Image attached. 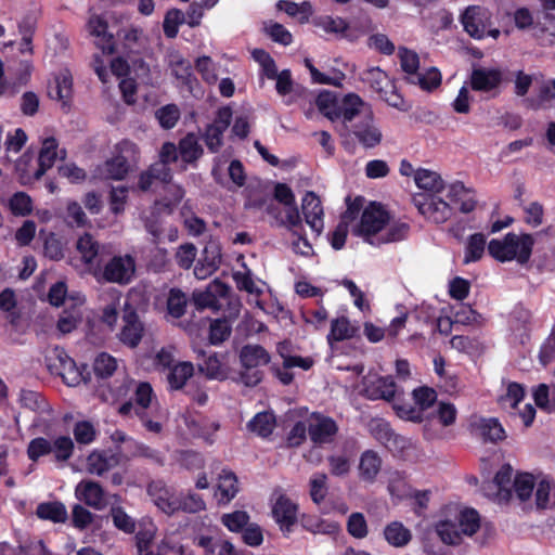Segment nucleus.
<instances>
[{
  "label": "nucleus",
  "instance_id": "1",
  "mask_svg": "<svg viewBox=\"0 0 555 555\" xmlns=\"http://www.w3.org/2000/svg\"><path fill=\"white\" fill-rule=\"evenodd\" d=\"M238 359L242 367L238 382L247 387H254L263 378L260 366L267 365L271 357L262 346L248 344L241 348Z\"/></svg>",
  "mask_w": 555,
  "mask_h": 555
},
{
  "label": "nucleus",
  "instance_id": "2",
  "mask_svg": "<svg viewBox=\"0 0 555 555\" xmlns=\"http://www.w3.org/2000/svg\"><path fill=\"white\" fill-rule=\"evenodd\" d=\"M140 158L138 145L130 140H122L115 145V154L107 159L101 168V175L105 179L122 180L128 175L132 165H137Z\"/></svg>",
  "mask_w": 555,
  "mask_h": 555
},
{
  "label": "nucleus",
  "instance_id": "3",
  "mask_svg": "<svg viewBox=\"0 0 555 555\" xmlns=\"http://www.w3.org/2000/svg\"><path fill=\"white\" fill-rule=\"evenodd\" d=\"M390 217L380 204L371 203L361 215V220L354 233L362 236L370 244H375L373 237L384 229Z\"/></svg>",
  "mask_w": 555,
  "mask_h": 555
},
{
  "label": "nucleus",
  "instance_id": "4",
  "mask_svg": "<svg viewBox=\"0 0 555 555\" xmlns=\"http://www.w3.org/2000/svg\"><path fill=\"white\" fill-rule=\"evenodd\" d=\"M135 260L132 256H114L103 267L99 280L118 285H128L135 275Z\"/></svg>",
  "mask_w": 555,
  "mask_h": 555
},
{
  "label": "nucleus",
  "instance_id": "5",
  "mask_svg": "<svg viewBox=\"0 0 555 555\" xmlns=\"http://www.w3.org/2000/svg\"><path fill=\"white\" fill-rule=\"evenodd\" d=\"M249 206L259 209L263 208L275 225L295 229L301 224V218L297 207H291L288 209L284 207L283 212L281 204L270 197L253 199L249 202Z\"/></svg>",
  "mask_w": 555,
  "mask_h": 555
},
{
  "label": "nucleus",
  "instance_id": "6",
  "mask_svg": "<svg viewBox=\"0 0 555 555\" xmlns=\"http://www.w3.org/2000/svg\"><path fill=\"white\" fill-rule=\"evenodd\" d=\"M48 369L69 385L75 386L82 379L81 373L78 371L75 361L64 351V349L55 347L50 356L47 357Z\"/></svg>",
  "mask_w": 555,
  "mask_h": 555
},
{
  "label": "nucleus",
  "instance_id": "7",
  "mask_svg": "<svg viewBox=\"0 0 555 555\" xmlns=\"http://www.w3.org/2000/svg\"><path fill=\"white\" fill-rule=\"evenodd\" d=\"M461 23L472 38L480 40L492 25L491 13L483 7L470 5L462 13Z\"/></svg>",
  "mask_w": 555,
  "mask_h": 555
},
{
  "label": "nucleus",
  "instance_id": "8",
  "mask_svg": "<svg viewBox=\"0 0 555 555\" xmlns=\"http://www.w3.org/2000/svg\"><path fill=\"white\" fill-rule=\"evenodd\" d=\"M232 120V109L230 106H223L217 111L216 118L207 125L203 139L207 149L211 153H217L223 145V133L229 128Z\"/></svg>",
  "mask_w": 555,
  "mask_h": 555
},
{
  "label": "nucleus",
  "instance_id": "9",
  "mask_svg": "<svg viewBox=\"0 0 555 555\" xmlns=\"http://www.w3.org/2000/svg\"><path fill=\"white\" fill-rule=\"evenodd\" d=\"M122 326L118 334L119 340L130 347L135 348L143 338L144 325L140 321L137 310L126 301L122 307Z\"/></svg>",
  "mask_w": 555,
  "mask_h": 555
},
{
  "label": "nucleus",
  "instance_id": "10",
  "mask_svg": "<svg viewBox=\"0 0 555 555\" xmlns=\"http://www.w3.org/2000/svg\"><path fill=\"white\" fill-rule=\"evenodd\" d=\"M363 106V101L357 94H348L339 103L335 113H327V118L332 121L341 120L340 128H337L340 137L347 139L350 135L352 120L356 116L360 115V107Z\"/></svg>",
  "mask_w": 555,
  "mask_h": 555
},
{
  "label": "nucleus",
  "instance_id": "11",
  "mask_svg": "<svg viewBox=\"0 0 555 555\" xmlns=\"http://www.w3.org/2000/svg\"><path fill=\"white\" fill-rule=\"evenodd\" d=\"M297 515L298 505L285 494H279L272 506V517L285 537L293 531V527L298 520Z\"/></svg>",
  "mask_w": 555,
  "mask_h": 555
},
{
  "label": "nucleus",
  "instance_id": "12",
  "mask_svg": "<svg viewBox=\"0 0 555 555\" xmlns=\"http://www.w3.org/2000/svg\"><path fill=\"white\" fill-rule=\"evenodd\" d=\"M222 254L219 241L209 238L194 267V275L199 280L207 279L219 269Z\"/></svg>",
  "mask_w": 555,
  "mask_h": 555
},
{
  "label": "nucleus",
  "instance_id": "13",
  "mask_svg": "<svg viewBox=\"0 0 555 555\" xmlns=\"http://www.w3.org/2000/svg\"><path fill=\"white\" fill-rule=\"evenodd\" d=\"M311 420L308 426L311 441L317 446L332 443L338 431L336 422L320 413H312Z\"/></svg>",
  "mask_w": 555,
  "mask_h": 555
},
{
  "label": "nucleus",
  "instance_id": "14",
  "mask_svg": "<svg viewBox=\"0 0 555 555\" xmlns=\"http://www.w3.org/2000/svg\"><path fill=\"white\" fill-rule=\"evenodd\" d=\"M513 468L509 464L503 465L495 474L492 481L483 485V491L488 496H494L499 502H507L512 496L511 482Z\"/></svg>",
  "mask_w": 555,
  "mask_h": 555
},
{
  "label": "nucleus",
  "instance_id": "15",
  "mask_svg": "<svg viewBox=\"0 0 555 555\" xmlns=\"http://www.w3.org/2000/svg\"><path fill=\"white\" fill-rule=\"evenodd\" d=\"M350 133H352L365 149L377 146L383 138L380 130L374 124L371 112L364 114L361 121L351 124Z\"/></svg>",
  "mask_w": 555,
  "mask_h": 555
},
{
  "label": "nucleus",
  "instance_id": "16",
  "mask_svg": "<svg viewBox=\"0 0 555 555\" xmlns=\"http://www.w3.org/2000/svg\"><path fill=\"white\" fill-rule=\"evenodd\" d=\"M147 493L155 505L165 514L172 515L179 511V498L175 496L163 481L156 480L150 482Z\"/></svg>",
  "mask_w": 555,
  "mask_h": 555
},
{
  "label": "nucleus",
  "instance_id": "17",
  "mask_svg": "<svg viewBox=\"0 0 555 555\" xmlns=\"http://www.w3.org/2000/svg\"><path fill=\"white\" fill-rule=\"evenodd\" d=\"M76 498L86 505L102 511L106 506L103 487L93 480H81L75 489Z\"/></svg>",
  "mask_w": 555,
  "mask_h": 555
},
{
  "label": "nucleus",
  "instance_id": "18",
  "mask_svg": "<svg viewBox=\"0 0 555 555\" xmlns=\"http://www.w3.org/2000/svg\"><path fill=\"white\" fill-rule=\"evenodd\" d=\"M301 211L306 223L320 235L323 230V207L319 196L312 191L306 193L302 198Z\"/></svg>",
  "mask_w": 555,
  "mask_h": 555
},
{
  "label": "nucleus",
  "instance_id": "19",
  "mask_svg": "<svg viewBox=\"0 0 555 555\" xmlns=\"http://www.w3.org/2000/svg\"><path fill=\"white\" fill-rule=\"evenodd\" d=\"M422 198L423 201H420L417 197L414 198V203L422 215L431 219L436 223L444 222L450 218L452 209L449 203L433 196H422Z\"/></svg>",
  "mask_w": 555,
  "mask_h": 555
},
{
  "label": "nucleus",
  "instance_id": "20",
  "mask_svg": "<svg viewBox=\"0 0 555 555\" xmlns=\"http://www.w3.org/2000/svg\"><path fill=\"white\" fill-rule=\"evenodd\" d=\"M57 140L54 137L46 138L42 141V147L39 152L38 156V169L34 173V178L36 180H40L47 170L53 167L55 159L60 157V159H65L66 151L62 150L60 153L57 152Z\"/></svg>",
  "mask_w": 555,
  "mask_h": 555
},
{
  "label": "nucleus",
  "instance_id": "21",
  "mask_svg": "<svg viewBox=\"0 0 555 555\" xmlns=\"http://www.w3.org/2000/svg\"><path fill=\"white\" fill-rule=\"evenodd\" d=\"M172 181V171L170 167H165L164 164H152L146 170L142 171L139 176L138 188L142 192H147L153 189L156 182L169 184Z\"/></svg>",
  "mask_w": 555,
  "mask_h": 555
},
{
  "label": "nucleus",
  "instance_id": "22",
  "mask_svg": "<svg viewBox=\"0 0 555 555\" xmlns=\"http://www.w3.org/2000/svg\"><path fill=\"white\" fill-rule=\"evenodd\" d=\"M502 82V72L496 68H474L470 74V86L475 91L489 92Z\"/></svg>",
  "mask_w": 555,
  "mask_h": 555
},
{
  "label": "nucleus",
  "instance_id": "23",
  "mask_svg": "<svg viewBox=\"0 0 555 555\" xmlns=\"http://www.w3.org/2000/svg\"><path fill=\"white\" fill-rule=\"evenodd\" d=\"M120 456L107 451H93L87 457L88 473L96 476H103L112 468L118 466Z\"/></svg>",
  "mask_w": 555,
  "mask_h": 555
},
{
  "label": "nucleus",
  "instance_id": "24",
  "mask_svg": "<svg viewBox=\"0 0 555 555\" xmlns=\"http://www.w3.org/2000/svg\"><path fill=\"white\" fill-rule=\"evenodd\" d=\"M179 156L184 164L182 169L186 168V165H195L197 160L203 156L204 149L199 144L198 138L195 133H188L178 143Z\"/></svg>",
  "mask_w": 555,
  "mask_h": 555
},
{
  "label": "nucleus",
  "instance_id": "25",
  "mask_svg": "<svg viewBox=\"0 0 555 555\" xmlns=\"http://www.w3.org/2000/svg\"><path fill=\"white\" fill-rule=\"evenodd\" d=\"M73 80L69 75H62L55 78L53 85L48 88V95L52 100L61 102L62 108L68 112L73 95Z\"/></svg>",
  "mask_w": 555,
  "mask_h": 555
},
{
  "label": "nucleus",
  "instance_id": "26",
  "mask_svg": "<svg viewBox=\"0 0 555 555\" xmlns=\"http://www.w3.org/2000/svg\"><path fill=\"white\" fill-rule=\"evenodd\" d=\"M382 459L374 450H366L360 456L359 475L364 481L372 482L382 468Z\"/></svg>",
  "mask_w": 555,
  "mask_h": 555
},
{
  "label": "nucleus",
  "instance_id": "27",
  "mask_svg": "<svg viewBox=\"0 0 555 555\" xmlns=\"http://www.w3.org/2000/svg\"><path fill=\"white\" fill-rule=\"evenodd\" d=\"M198 357L204 358V361L197 364L198 371L205 374L207 378L224 380L228 377V371L222 365L221 361L219 360L216 353L206 357L205 351L199 350Z\"/></svg>",
  "mask_w": 555,
  "mask_h": 555
},
{
  "label": "nucleus",
  "instance_id": "28",
  "mask_svg": "<svg viewBox=\"0 0 555 555\" xmlns=\"http://www.w3.org/2000/svg\"><path fill=\"white\" fill-rule=\"evenodd\" d=\"M89 28L91 35L101 39V42L98 43L100 49L107 54H113L115 52V46L113 36L107 34V23L100 16H92L89 21Z\"/></svg>",
  "mask_w": 555,
  "mask_h": 555
},
{
  "label": "nucleus",
  "instance_id": "29",
  "mask_svg": "<svg viewBox=\"0 0 555 555\" xmlns=\"http://www.w3.org/2000/svg\"><path fill=\"white\" fill-rule=\"evenodd\" d=\"M75 247L85 264H93L100 251V244L90 233L79 236Z\"/></svg>",
  "mask_w": 555,
  "mask_h": 555
},
{
  "label": "nucleus",
  "instance_id": "30",
  "mask_svg": "<svg viewBox=\"0 0 555 555\" xmlns=\"http://www.w3.org/2000/svg\"><path fill=\"white\" fill-rule=\"evenodd\" d=\"M513 238L514 242L512 243L511 249L516 254L514 259H516L519 264H526L531 257L534 238L529 233H513Z\"/></svg>",
  "mask_w": 555,
  "mask_h": 555
},
{
  "label": "nucleus",
  "instance_id": "31",
  "mask_svg": "<svg viewBox=\"0 0 555 555\" xmlns=\"http://www.w3.org/2000/svg\"><path fill=\"white\" fill-rule=\"evenodd\" d=\"M513 232L507 233L503 240H491L488 244L489 254L498 261H511L515 257V251L511 249Z\"/></svg>",
  "mask_w": 555,
  "mask_h": 555
},
{
  "label": "nucleus",
  "instance_id": "32",
  "mask_svg": "<svg viewBox=\"0 0 555 555\" xmlns=\"http://www.w3.org/2000/svg\"><path fill=\"white\" fill-rule=\"evenodd\" d=\"M414 181L420 189L433 193H439L444 188L440 175L428 169H417L414 175Z\"/></svg>",
  "mask_w": 555,
  "mask_h": 555
},
{
  "label": "nucleus",
  "instance_id": "33",
  "mask_svg": "<svg viewBox=\"0 0 555 555\" xmlns=\"http://www.w3.org/2000/svg\"><path fill=\"white\" fill-rule=\"evenodd\" d=\"M406 81L420 86L425 91H431L440 86L441 74L436 67H430L425 73L406 76Z\"/></svg>",
  "mask_w": 555,
  "mask_h": 555
},
{
  "label": "nucleus",
  "instance_id": "34",
  "mask_svg": "<svg viewBox=\"0 0 555 555\" xmlns=\"http://www.w3.org/2000/svg\"><path fill=\"white\" fill-rule=\"evenodd\" d=\"M301 526L313 534H334L339 530L337 522H330L317 516H302Z\"/></svg>",
  "mask_w": 555,
  "mask_h": 555
},
{
  "label": "nucleus",
  "instance_id": "35",
  "mask_svg": "<svg viewBox=\"0 0 555 555\" xmlns=\"http://www.w3.org/2000/svg\"><path fill=\"white\" fill-rule=\"evenodd\" d=\"M36 514L41 519L53 522H64L67 519V511L61 502H48L38 505Z\"/></svg>",
  "mask_w": 555,
  "mask_h": 555
},
{
  "label": "nucleus",
  "instance_id": "36",
  "mask_svg": "<svg viewBox=\"0 0 555 555\" xmlns=\"http://www.w3.org/2000/svg\"><path fill=\"white\" fill-rule=\"evenodd\" d=\"M250 431L256 433L260 437H268L275 427V416L271 412H260L247 424Z\"/></svg>",
  "mask_w": 555,
  "mask_h": 555
},
{
  "label": "nucleus",
  "instance_id": "37",
  "mask_svg": "<svg viewBox=\"0 0 555 555\" xmlns=\"http://www.w3.org/2000/svg\"><path fill=\"white\" fill-rule=\"evenodd\" d=\"M193 373L194 366L191 362H180L170 370L167 379L172 389H181Z\"/></svg>",
  "mask_w": 555,
  "mask_h": 555
},
{
  "label": "nucleus",
  "instance_id": "38",
  "mask_svg": "<svg viewBox=\"0 0 555 555\" xmlns=\"http://www.w3.org/2000/svg\"><path fill=\"white\" fill-rule=\"evenodd\" d=\"M357 330L350 325V322L347 318H337L332 321L331 332L327 336V340L330 344H332L333 341L349 339L354 336Z\"/></svg>",
  "mask_w": 555,
  "mask_h": 555
},
{
  "label": "nucleus",
  "instance_id": "39",
  "mask_svg": "<svg viewBox=\"0 0 555 555\" xmlns=\"http://www.w3.org/2000/svg\"><path fill=\"white\" fill-rule=\"evenodd\" d=\"M384 535L387 542L393 546L400 547L409 543L411 532L404 528L401 522L393 521L386 526Z\"/></svg>",
  "mask_w": 555,
  "mask_h": 555
},
{
  "label": "nucleus",
  "instance_id": "40",
  "mask_svg": "<svg viewBox=\"0 0 555 555\" xmlns=\"http://www.w3.org/2000/svg\"><path fill=\"white\" fill-rule=\"evenodd\" d=\"M483 441L498 442L505 438V431L496 418H483L478 425Z\"/></svg>",
  "mask_w": 555,
  "mask_h": 555
},
{
  "label": "nucleus",
  "instance_id": "41",
  "mask_svg": "<svg viewBox=\"0 0 555 555\" xmlns=\"http://www.w3.org/2000/svg\"><path fill=\"white\" fill-rule=\"evenodd\" d=\"M362 80L379 94H383L386 89L391 88V81L387 74L378 67L366 69L362 75Z\"/></svg>",
  "mask_w": 555,
  "mask_h": 555
},
{
  "label": "nucleus",
  "instance_id": "42",
  "mask_svg": "<svg viewBox=\"0 0 555 555\" xmlns=\"http://www.w3.org/2000/svg\"><path fill=\"white\" fill-rule=\"evenodd\" d=\"M198 544L209 555H238L232 543L225 540H214L210 537H202Z\"/></svg>",
  "mask_w": 555,
  "mask_h": 555
},
{
  "label": "nucleus",
  "instance_id": "43",
  "mask_svg": "<svg viewBox=\"0 0 555 555\" xmlns=\"http://www.w3.org/2000/svg\"><path fill=\"white\" fill-rule=\"evenodd\" d=\"M135 410L134 413L140 420H144L146 409L151 404L153 389L149 383H140L135 389Z\"/></svg>",
  "mask_w": 555,
  "mask_h": 555
},
{
  "label": "nucleus",
  "instance_id": "44",
  "mask_svg": "<svg viewBox=\"0 0 555 555\" xmlns=\"http://www.w3.org/2000/svg\"><path fill=\"white\" fill-rule=\"evenodd\" d=\"M485 247L486 237L482 233L470 235L466 245L464 263L479 260L485 253Z\"/></svg>",
  "mask_w": 555,
  "mask_h": 555
},
{
  "label": "nucleus",
  "instance_id": "45",
  "mask_svg": "<svg viewBox=\"0 0 555 555\" xmlns=\"http://www.w3.org/2000/svg\"><path fill=\"white\" fill-rule=\"evenodd\" d=\"M185 23V14L179 9H170L165 14L163 29L167 38L173 39L178 35L179 25Z\"/></svg>",
  "mask_w": 555,
  "mask_h": 555
},
{
  "label": "nucleus",
  "instance_id": "46",
  "mask_svg": "<svg viewBox=\"0 0 555 555\" xmlns=\"http://www.w3.org/2000/svg\"><path fill=\"white\" fill-rule=\"evenodd\" d=\"M188 299L185 294L179 288H172L167 299V309L171 317L179 319L185 313Z\"/></svg>",
  "mask_w": 555,
  "mask_h": 555
},
{
  "label": "nucleus",
  "instance_id": "47",
  "mask_svg": "<svg viewBox=\"0 0 555 555\" xmlns=\"http://www.w3.org/2000/svg\"><path fill=\"white\" fill-rule=\"evenodd\" d=\"M457 525L461 534L473 535L480 527L479 515L473 508H466L459 515Z\"/></svg>",
  "mask_w": 555,
  "mask_h": 555
},
{
  "label": "nucleus",
  "instance_id": "48",
  "mask_svg": "<svg viewBox=\"0 0 555 555\" xmlns=\"http://www.w3.org/2000/svg\"><path fill=\"white\" fill-rule=\"evenodd\" d=\"M237 477L230 470H222L219 477L218 489L225 502L231 501L238 491Z\"/></svg>",
  "mask_w": 555,
  "mask_h": 555
},
{
  "label": "nucleus",
  "instance_id": "49",
  "mask_svg": "<svg viewBox=\"0 0 555 555\" xmlns=\"http://www.w3.org/2000/svg\"><path fill=\"white\" fill-rule=\"evenodd\" d=\"M116 369V359L105 352L100 353L93 362V371L101 378L112 376Z\"/></svg>",
  "mask_w": 555,
  "mask_h": 555
},
{
  "label": "nucleus",
  "instance_id": "50",
  "mask_svg": "<svg viewBox=\"0 0 555 555\" xmlns=\"http://www.w3.org/2000/svg\"><path fill=\"white\" fill-rule=\"evenodd\" d=\"M437 534L447 544H457L461 541V530L456 522L450 520L440 521L436 526Z\"/></svg>",
  "mask_w": 555,
  "mask_h": 555
},
{
  "label": "nucleus",
  "instance_id": "51",
  "mask_svg": "<svg viewBox=\"0 0 555 555\" xmlns=\"http://www.w3.org/2000/svg\"><path fill=\"white\" fill-rule=\"evenodd\" d=\"M396 396V383L392 377H380L376 382V387L373 393L370 396L371 399H383L388 402L392 401Z\"/></svg>",
  "mask_w": 555,
  "mask_h": 555
},
{
  "label": "nucleus",
  "instance_id": "52",
  "mask_svg": "<svg viewBox=\"0 0 555 555\" xmlns=\"http://www.w3.org/2000/svg\"><path fill=\"white\" fill-rule=\"evenodd\" d=\"M196 255V246L193 243H184L177 248L175 259L181 269L189 270L193 266Z\"/></svg>",
  "mask_w": 555,
  "mask_h": 555
},
{
  "label": "nucleus",
  "instance_id": "53",
  "mask_svg": "<svg viewBox=\"0 0 555 555\" xmlns=\"http://www.w3.org/2000/svg\"><path fill=\"white\" fill-rule=\"evenodd\" d=\"M109 514L113 519L114 526L126 532L132 533L135 530V521L125 512L120 506H112Z\"/></svg>",
  "mask_w": 555,
  "mask_h": 555
},
{
  "label": "nucleus",
  "instance_id": "54",
  "mask_svg": "<svg viewBox=\"0 0 555 555\" xmlns=\"http://www.w3.org/2000/svg\"><path fill=\"white\" fill-rule=\"evenodd\" d=\"M398 56L400 59L401 68L408 76H413L418 73L420 57L416 52L400 47Z\"/></svg>",
  "mask_w": 555,
  "mask_h": 555
},
{
  "label": "nucleus",
  "instance_id": "55",
  "mask_svg": "<svg viewBox=\"0 0 555 555\" xmlns=\"http://www.w3.org/2000/svg\"><path fill=\"white\" fill-rule=\"evenodd\" d=\"M43 250L44 256L53 261H60L65 256L64 244L54 233H50L46 237Z\"/></svg>",
  "mask_w": 555,
  "mask_h": 555
},
{
  "label": "nucleus",
  "instance_id": "56",
  "mask_svg": "<svg viewBox=\"0 0 555 555\" xmlns=\"http://www.w3.org/2000/svg\"><path fill=\"white\" fill-rule=\"evenodd\" d=\"M347 531L350 535H352L356 539H363L367 535V524L362 513H352L348 517Z\"/></svg>",
  "mask_w": 555,
  "mask_h": 555
},
{
  "label": "nucleus",
  "instance_id": "57",
  "mask_svg": "<svg viewBox=\"0 0 555 555\" xmlns=\"http://www.w3.org/2000/svg\"><path fill=\"white\" fill-rule=\"evenodd\" d=\"M74 451V442L68 436H60L52 442V452L59 462L67 461Z\"/></svg>",
  "mask_w": 555,
  "mask_h": 555
},
{
  "label": "nucleus",
  "instance_id": "58",
  "mask_svg": "<svg viewBox=\"0 0 555 555\" xmlns=\"http://www.w3.org/2000/svg\"><path fill=\"white\" fill-rule=\"evenodd\" d=\"M231 334V326L225 319H217L210 323L209 340L212 345H218L228 339Z\"/></svg>",
  "mask_w": 555,
  "mask_h": 555
},
{
  "label": "nucleus",
  "instance_id": "59",
  "mask_svg": "<svg viewBox=\"0 0 555 555\" xmlns=\"http://www.w3.org/2000/svg\"><path fill=\"white\" fill-rule=\"evenodd\" d=\"M327 476L324 473H318L310 479V496L315 504H320L326 496Z\"/></svg>",
  "mask_w": 555,
  "mask_h": 555
},
{
  "label": "nucleus",
  "instance_id": "60",
  "mask_svg": "<svg viewBox=\"0 0 555 555\" xmlns=\"http://www.w3.org/2000/svg\"><path fill=\"white\" fill-rule=\"evenodd\" d=\"M370 433L382 444H386L395 433L383 418H373L369 424Z\"/></svg>",
  "mask_w": 555,
  "mask_h": 555
},
{
  "label": "nucleus",
  "instance_id": "61",
  "mask_svg": "<svg viewBox=\"0 0 555 555\" xmlns=\"http://www.w3.org/2000/svg\"><path fill=\"white\" fill-rule=\"evenodd\" d=\"M52 452V442L43 437L33 439L27 447V455L33 462Z\"/></svg>",
  "mask_w": 555,
  "mask_h": 555
},
{
  "label": "nucleus",
  "instance_id": "62",
  "mask_svg": "<svg viewBox=\"0 0 555 555\" xmlns=\"http://www.w3.org/2000/svg\"><path fill=\"white\" fill-rule=\"evenodd\" d=\"M513 486L519 500L526 501L530 498L534 488L533 476L530 474L517 475L514 479Z\"/></svg>",
  "mask_w": 555,
  "mask_h": 555
},
{
  "label": "nucleus",
  "instance_id": "63",
  "mask_svg": "<svg viewBox=\"0 0 555 555\" xmlns=\"http://www.w3.org/2000/svg\"><path fill=\"white\" fill-rule=\"evenodd\" d=\"M156 116L162 127H164L165 129H171L176 126L177 121L179 120L180 111L177 105L169 104L160 107L156 112Z\"/></svg>",
  "mask_w": 555,
  "mask_h": 555
},
{
  "label": "nucleus",
  "instance_id": "64",
  "mask_svg": "<svg viewBox=\"0 0 555 555\" xmlns=\"http://www.w3.org/2000/svg\"><path fill=\"white\" fill-rule=\"evenodd\" d=\"M155 528L154 526H150L143 530H140L135 534L137 548L139 555H151L150 547L153 546V541L155 539Z\"/></svg>",
  "mask_w": 555,
  "mask_h": 555
}]
</instances>
